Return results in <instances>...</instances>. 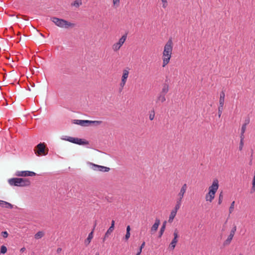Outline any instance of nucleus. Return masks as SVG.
I'll return each mask as SVG.
<instances>
[{
  "label": "nucleus",
  "instance_id": "c03bdc74",
  "mask_svg": "<svg viewBox=\"0 0 255 255\" xmlns=\"http://www.w3.org/2000/svg\"><path fill=\"white\" fill-rule=\"evenodd\" d=\"M114 226H115V221L112 220V223H111V226L110 227H112L113 229H114Z\"/></svg>",
  "mask_w": 255,
  "mask_h": 255
},
{
  "label": "nucleus",
  "instance_id": "c9c22d12",
  "mask_svg": "<svg viewBox=\"0 0 255 255\" xmlns=\"http://www.w3.org/2000/svg\"><path fill=\"white\" fill-rule=\"evenodd\" d=\"M243 146H244V141L240 140V145H239V149L240 151H241L243 149Z\"/></svg>",
  "mask_w": 255,
  "mask_h": 255
},
{
  "label": "nucleus",
  "instance_id": "5fc2aeb1",
  "mask_svg": "<svg viewBox=\"0 0 255 255\" xmlns=\"http://www.w3.org/2000/svg\"><path fill=\"white\" fill-rule=\"evenodd\" d=\"M96 226V223H95V225H94V227Z\"/></svg>",
  "mask_w": 255,
  "mask_h": 255
},
{
  "label": "nucleus",
  "instance_id": "20e7f679",
  "mask_svg": "<svg viewBox=\"0 0 255 255\" xmlns=\"http://www.w3.org/2000/svg\"><path fill=\"white\" fill-rule=\"evenodd\" d=\"M102 123L101 121H89L82 120H74L73 123L82 127H88L93 124L96 126L100 125Z\"/></svg>",
  "mask_w": 255,
  "mask_h": 255
},
{
  "label": "nucleus",
  "instance_id": "f3484780",
  "mask_svg": "<svg viewBox=\"0 0 255 255\" xmlns=\"http://www.w3.org/2000/svg\"><path fill=\"white\" fill-rule=\"evenodd\" d=\"M166 101L165 95L159 93L157 97L156 103L161 102L163 103Z\"/></svg>",
  "mask_w": 255,
  "mask_h": 255
},
{
  "label": "nucleus",
  "instance_id": "a211bd4d",
  "mask_svg": "<svg viewBox=\"0 0 255 255\" xmlns=\"http://www.w3.org/2000/svg\"><path fill=\"white\" fill-rule=\"evenodd\" d=\"M93 238V231H92L89 235L85 241V245L86 246H88L90 243L91 240Z\"/></svg>",
  "mask_w": 255,
  "mask_h": 255
},
{
  "label": "nucleus",
  "instance_id": "49530a36",
  "mask_svg": "<svg viewBox=\"0 0 255 255\" xmlns=\"http://www.w3.org/2000/svg\"><path fill=\"white\" fill-rule=\"evenodd\" d=\"M130 228L129 226H128L127 227V232L130 233Z\"/></svg>",
  "mask_w": 255,
  "mask_h": 255
},
{
  "label": "nucleus",
  "instance_id": "4be33fe9",
  "mask_svg": "<svg viewBox=\"0 0 255 255\" xmlns=\"http://www.w3.org/2000/svg\"><path fill=\"white\" fill-rule=\"evenodd\" d=\"M166 221H165L163 224H162V227H161L160 229V231L159 232V237L160 238L161 237V236H162L164 231H165V227H166Z\"/></svg>",
  "mask_w": 255,
  "mask_h": 255
},
{
  "label": "nucleus",
  "instance_id": "b1692460",
  "mask_svg": "<svg viewBox=\"0 0 255 255\" xmlns=\"http://www.w3.org/2000/svg\"><path fill=\"white\" fill-rule=\"evenodd\" d=\"M82 4L81 0H76L71 5L78 7Z\"/></svg>",
  "mask_w": 255,
  "mask_h": 255
},
{
  "label": "nucleus",
  "instance_id": "58836bf2",
  "mask_svg": "<svg viewBox=\"0 0 255 255\" xmlns=\"http://www.w3.org/2000/svg\"><path fill=\"white\" fill-rule=\"evenodd\" d=\"M236 230H237V227L236 226H234L233 227V228H232V229L231 230L230 233L235 235V232H236Z\"/></svg>",
  "mask_w": 255,
  "mask_h": 255
},
{
  "label": "nucleus",
  "instance_id": "9d476101",
  "mask_svg": "<svg viewBox=\"0 0 255 255\" xmlns=\"http://www.w3.org/2000/svg\"><path fill=\"white\" fill-rule=\"evenodd\" d=\"M219 181L217 179H215L213 180L211 185L209 187V191L216 193L219 188Z\"/></svg>",
  "mask_w": 255,
  "mask_h": 255
},
{
  "label": "nucleus",
  "instance_id": "ddd939ff",
  "mask_svg": "<svg viewBox=\"0 0 255 255\" xmlns=\"http://www.w3.org/2000/svg\"><path fill=\"white\" fill-rule=\"evenodd\" d=\"M160 220L156 218L155 219L154 224L152 225V226L151 228L150 232L152 234H154L156 232V231L158 229V226L160 225Z\"/></svg>",
  "mask_w": 255,
  "mask_h": 255
},
{
  "label": "nucleus",
  "instance_id": "dca6fc26",
  "mask_svg": "<svg viewBox=\"0 0 255 255\" xmlns=\"http://www.w3.org/2000/svg\"><path fill=\"white\" fill-rule=\"evenodd\" d=\"M235 235L230 233V235L228 237L227 239L224 241L223 245L224 246H228L230 244L233 238Z\"/></svg>",
  "mask_w": 255,
  "mask_h": 255
},
{
  "label": "nucleus",
  "instance_id": "e433bc0d",
  "mask_svg": "<svg viewBox=\"0 0 255 255\" xmlns=\"http://www.w3.org/2000/svg\"><path fill=\"white\" fill-rule=\"evenodd\" d=\"M1 235L4 238H6L8 236V234L6 231H3L1 232Z\"/></svg>",
  "mask_w": 255,
  "mask_h": 255
},
{
  "label": "nucleus",
  "instance_id": "412c9836",
  "mask_svg": "<svg viewBox=\"0 0 255 255\" xmlns=\"http://www.w3.org/2000/svg\"><path fill=\"white\" fill-rule=\"evenodd\" d=\"M225 94V93L222 91L220 93V100H219V104H224Z\"/></svg>",
  "mask_w": 255,
  "mask_h": 255
},
{
  "label": "nucleus",
  "instance_id": "4468645a",
  "mask_svg": "<svg viewBox=\"0 0 255 255\" xmlns=\"http://www.w3.org/2000/svg\"><path fill=\"white\" fill-rule=\"evenodd\" d=\"M187 189V185L185 183L184 184L180 189V191L177 195V196L181 197H184V195Z\"/></svg>",
  "mask_w": 255,
  "mask_h": 255
},
{
  "label": "nucleus",
  "instance_id": "423d86ee",
  "mask_svg": "<svg viewBox=\"0 0 255 255\" xmlns=\"http://www.w3.org/2000/svg\"><path fill=\"white\" fill-rule=\"evenodd\" d=\"M129 75V69H125L123 71V75L122 76L121 82L120 83V86L122 89L125 86L127 79Z\"/></svg>",
  "mask_w": 255,
  "mask_h": 255
},
{
  "label": "nucleus",
  "instance_id": "c85d7f7f",
  "mask_svg": "<svg viewBox=\"0 0 255 255\" xmlns=\"http://www.w3.org/2000/svg\"><path fill=\"white\" fill-rule=\"evenodd\" d=\"M235 201H233L232 203L231 204L230 207L229 208V213L231 214L234 209V206H235Z\"/></svg>",
  "mask_w": 255,
  "mask_h": 255
},
{
  "label": "nucleus",
  "instance_id": "09e8293b",
  "mask_svg": "<svg viewBox=\"0 0 255 255\" xmlns=\"http://www.w3.org/2000/svg\"><path fill=\"white\" fill-rule=\"evenodd\" d=\"M222 112L223 111H218V116H219V118L221 117V115L222 114Z\"/></svg>",
  "mask_w": 255,
  "mask_h": 255
},
{
  "label": "nucleus",
  "instance_id": "79ce46f5",
  "mask_svg": "<svg viewBox=\"0 0 255 255\" xmlns=\"http://www.w3.org/2000/svg\"><path fill=\"white\" fill-rule=\"evenodd\" d=\"M224 108V104H219V106L218 107V111H223Z\"/></svg>",
  "mask_w": 255,
  "mask_h": 255
},
{
  "label": "nucleus",
  "instance_id": "c756f323",
  "mask_svg": "<svg viewBox=\"0 0 255 255\" xmlns=\"http://www.w3.org/2000/svg\"><path fill=\"white\" fill-rule=\"evenodd\" d=\"M7 252V248L5 246H2L0 248V252L1 254H5Z\"/></svg>",
  "mask_w": 255,
  "mask_h": 255
},
{
  "label": "nucleus",
  "instance_id": "39448f33",
  "mask_svg": "<svg viewBox=\"0 0 255 255\" xmlns=\"http://www.w3.org/2000/svg\"><path fill=\"white\" fill-rule=\"evenodd\" d=\"M127 38V33L123 35L121 38L119 40V41L114 43L112 45V49L115 52H117L121 47L122 46V45L124 44L125 42L126 41Z\"/></svg>",
  "mask_w": 255,
  "mask_h": 255
},
{
  "label": "nucleus",
  "instance_id": "473e14b6",
  "mask_svg": "<svg viewBox=\"0 0 255 255\" xmlns=\"http://www.w3.org/2000/svg\"><path fill=\"white\" fill-rule=\"evenodd\" d=\"M155 116L154 111L153 110L151 113L149 114V118L150 120L152 121L154 119Z\"/></svg>",
  "mask_w": 255,
  "mask_h": 255
},
{
  "label": "nucleus",
  "instance_id": "8fccbe9b",
  "mask_svg": "<svg viewBox=\"0 0 255 255\" xmlns=\"http://www.w3.org/2000/svg\"><path fill=\"white\" fill-rule=\"evenodd\" d=\"M25 248L24 247H23L20 250V252L23 253L25 251Z\"/></svg>",
  "mask_w": 255,
  "mask_h": 255
},
{
  "label": "nucleus",
  "instance_id": "864d4df0",
  "mask_svg": "<svg viewBox=\"0 0 255 255\" xmlns=\"http://www.w3.org/2000/svg\"><path fill=\"white\" fill-rule=\"evenodd\" d=\"M96 255H99V253H97V254H96Z\"/></svg>",
  "mask_w": 255,
  "mask_h": 255
},
{
  "label": "nucleus",
  "instance_id": "2f4dec72",
  "mask_svg": "<svg viewBox=\"0 0 255 255\" xmlns=\"http://www.w3.org/2000/svg\"><path fill=\"white\" fill-rule=\"evenodd\" d=\"M181 205V204L176 203V204L175 206V207H174V209L172 210V211L177 212V211L180 209Z\"/></svg>",
  "mask_w": 255,
  "mask_h": 255
},
{
  "label": "nucleus",
  "instance_id": "aec40b11",
  "mask_svg": "<svg viewBox=\"0 0 255 255\" xmlns=\"http://www.w3.org/2000/svg\"><path fill=\"white\" fill-rule=\"evenodd\" d=\"M176 214H177V212L172 210V211L171 212L170 214L169 215V219H168L169 223H171L173 222V220L174 218H175V217L176 216Z\"/></svg>",
  "mask_w": 255,
  "mask_h": 255
},
{
  "label": "nucleus",
  "instance_id": "603ef678",
  "mask_svg": "<svg viewBox=\"0 0 255 255\" xmlns=\"http://www.w3.org/2000/svg\"><path fill=\"white\" fill-rule=\"evenodd\" d=\"M40 34L42 36H44V35L42 33H41Z\"/></svg>",
  "mask_w": 255,
  "mask_h": 255
},
{
  "label": "nucleus",
  "instance_id": "7ed1b4c3",
  "mask_svg": "<svg viewBox=\"0 0 255 255\" xmlns=\"http://www.w3.org/2000/svg\"><path fill=\"white\" fill-rule=\"evenodd\" d=\"M50 19L56 25L61 28H67L69 27H73L74 26V23H71L63 19L59 18L56 17H52Z\"/></svg>",
  "mask_w": 255,
  "mask_h": 255
},
{
  "label": "nucleus",
  "instance_id": "a19ab883",
  "mask_svg": "<svg viewBox=\"0 0 255 255\" xmlns=\"http://www.w3.org/2000/svg\"><path fill=\"white\" fill-rule=\"evenodd\" d=\"M130 233L126 232V234L125 235V239L126 241H128L130 237Z\"/></svg>",
  "mask_w": 255,
  "mask_h": 255
},
{
  "label": "nucleus",
  "instance_id": "393cba45",
  "mask_svg": "<svg viewBox=\"0 0 255 255\" xmlns=\"http://www.w3.org/2000/svg\"><path fill=\"white\" fill-rule=\"evenodd\" d=\"M67 140L68 141H70L71 142L77 144V141L79 140H78V138L69 136L67 139Z\"/></svg>",
  "mask_w": 255,
  "mask_h": 255
},
{
  "label": "nucleus",
  "instance_id": "f704fd0d",
  "mask_svg": "<svg viewBox=\"0 0 255 255\" xmlns=\"http://www.w3.org/2000/svg\"><path fill=\"white\" fill-rule=\"evenodd\" d=\"M183 198V197L177 196V200H176V203H178V204H181Z\"/></svg>",
  "mask_w": 255,
  "mask_h": 255
},
{
  "label": "nucleus",
  "instance_id": "2eb2a0df",
  "mask_svg": "<svg viewBox=\"0 0 255 255\" xmlns=\"http://www.w3.org/2000/svg\"><path fill=\"white\" fill-rule=\"evenodd\" d=\"M0 206L2 208L7 209H12L13 208V205L12 204L2 200H0Z\"/></svg>",
  "mask_w": 255,
  "mask_h": 255
},
{
  "label": "nucleus",
  "instance_id": "72a5a7b5",
  "mask_svg": "<svg viewBox=\"0 0 255 255\" xmlns=\"http://www.w3.org/2000/svg\"><path fill=\"white\" fill-rule=\"evenodd\" d=\"M161 1L162 2V7L164 8H166L168 5L167 0H161Z\"/></svg>",
  "mask_w": 255,
  "mask_h": 255
},
{
  "label": "nucleus",
  "instance_id": "cd10ccee",
  "mask_svg": "<svg viewBox=\"0 0 255 255\" xmlns=\"http://www.w3.org/2000/svg\"><path fill=\"white\" fill-rule=\"evenodd\" d=\"M145 244V243L144 242H143L142 243V244L141 245V246L139 249V250H138V252L136 253V255H140V254L142 252V249L144 247Z\"/></svg>",
  "mask_w": 255,
  "mask_h": 255
},
{
  "label": "nucleus",
  "instance_id": "5701e85b",
  "mask_svg": "<svg viewBox=\"0 0 255 255\" xmlns=\"http://www.w3.org/2000/svg\"><path fill=\"white\" fill-rule=\"evenodd\" d=\"M44 235V232L42 231L38 232L35 235L34 238L36 239H39L42 238Z\"/></svg>",
  "mask_w": 255,
  "mask_h": 255
},
{
  "label": "nucleus",
  "instance_id": "f8f14e48",
  "mask_svg": "<svg viewBox=\"0 0 255 255\" xmlns=\"http://www.w3.org/2000/svg\"><path fill=\"white\" fill-rule=\"evenodd\" d=\"M216 192L209 191L205 195V199L207 202H212L215 197Z\"/></svg>",
  "mask_w": 255,
  "mask_h": 255
},
{
  "label": "nucleus",
  "instance_id": "f03ea898",
  "mask_svg": "<svg viewBox=\"0 0 255 255\" xmlns=\"http://www.w3.org/2000/svg\"><path fill=\"white\" fill-rule=\"evenodd\" d=\"M11 186L26 187L30 185V181L26 178H12L8 180Z\"/></svg>",
  "mask_w": 255,
  "mask_h": 255
},
{
  "label": "nucleus",
  "instance_id": "1a4fd4ad",
  "mask_svg": "<svg viewBox=\"0 0 255 255\" xmlns=\"http://www.w3.org/2000/svg\"><path fill=\"white\" fill-rule=\"evenodd\" d=\"M174 238L172 240L169 245V248L171 250H173L176 246V243L178 242V232L177 229L174 230L173 233Z\"/></svg>",
  "mask_w": 255,
  "mask_h": 255
},
{
  "label": "nucleus",
  "instance_id": "6ab92c4d",
  "mask_svg": "<svg viewBox=\"0 0 255 255\" xmlns=\"http://www.w3.org/2000/svg\"><path fill=\"white\" fill-rule=\"evenodd\" d=\"M168 91H169V86L167 84L165 83L162 86V90H161L160 93L166 95V94L168 93Z\"/></svg>",
  "mask_w": 255,
  "mask_h": 255
},
{
  "label": "nucleus",
  "instance_id": "9b49d317",
  "mask_svg": "<svg viewBox=\"0 0 255 255\" xmlns=\"http://www.w3.org/2000/svg\"><path fill=\"white\" fill-rule=\"evenodd\" d=\"M93 169L96 171H99L102 172H108L110 170V168L107 167L92 164Z\"/></svg>",
  "mask_w": 255,
  "mask_h": 255
},
{
  "label": "nucleus",
  "instance_id": "ea45409f",
  "mask_svg": "<svg viewBox=\"0 0 255 255\" xmlns=\"http://www.w3.org/2000/svg\"><path fill=\"white\" fill-rule=\"evenodd\" d=\"M246 130V125H243L242 126V128H241V132L245 133Z\"/></svg>",
  "mask_w": 255,
  "mask_h": 255
},
{
  "label": "nucleus",
  "instance_id": "3c124183",
  "mask_svg": "<svg viewBox=\"0 0 255 255\" xmlns=\"http://www.w3.org/2000/svg\"><path fill=\"white\" fill-rule=\"evenodd\" d=\"M106 240V238H105V237L103 238V242H104Z\"/></svg>",
  "mask_w": 255,
  "mask_h": 255
},
{
  "label": "nucleus",
  "instance_id": "4c0bfd02",
  "mask_svg": "<svg viewBox=\"0 0 255 255\" xmlns=\"http://www.w3.org/2000/svg\"><path fill=\"white\" fill-rule=\"evenodd\" d=\"M120 0H113L114 5L118 6L119 5Z\"/></svg>",
  "mask_w": 255,
  "mask_h": 255
},
{
  "label": "nucleus",
  "instance_id": "a878e982",
  "mask_svg": "<svg viewBox=\"0 0 255 255\" xmlns=\"http://www.w3.org/2000/svg\"><path fill=\"white\" fill-rule=\"evenodd\" d=\"M114 229H113L112 227H110L107 231L105 235V238H108L109 236V235L112 233V232L114 231Z\"/></svg>",
  "mask_w": 255,
  "mask_h": 255
},
{
  "label": "nucleus",
  "instance_id": "bb28decb",
  "mask_svg": "<svg viewBox=\"0 0 255 255\" xmlns=\"http://www.w3.org/2000/svg\"><path fill=\"white\" fill-rule=\"evenodd\" d=\"M223 192H221L219 196V199H218V204L221 205L223 202Z\"/></svg>",
  "mask_w": 255,
  "mask_h": 255
},
{
  "label": "nucleus",
  "instance_id": "de8ad7c7",
  "mask_svg": "<svg viewBox=\"0 0 255 255\" xmlns=\"http://www.w3.org/2000/svg\"><path fill=\"white\" fill-rule=\"evenodd\" d=\"M61 251H62V249H61V248H58L57 249L56 252H57V253L58 254H59V253L61 252Z\"/></svg>",
  "mask_w": 255,
  "mask_h": 255
},
{
  "label": "nucleus",
  "instance_id": "37998d69",
  "mask_svg": "<svg viewBox=\"0 0 255 255\" xmlns=\"http://www.w3.org/2000/svg\"><path fill=\"white\" fill-rule=\"evenodd\" d=\"M244 133H245L241 132V135H240L241 140H240L244 141V138H245Z\"/></svg>",
  "mask_w": 255,
  "mask_h": 255
},
{
  "label": "nucleus",
  "instance_id": "a18cd8bd",
  "mask_svg": "<svg viewBox=\"0 0 255 255\" xmlns=\"http://www.w3.org/2000/svg\"><path fill=\"white\" fill-rule=\"evenodd\" d=\"M250 123V120L248 119H247L245 120V123L244 125H246V126H247V125H248Z\"/></svg>",
  "mask_w": 255,
  "mask_h": 255
},
{
  "label": "nucleus",
  "instance_id": "6e6552de",
  "mask_svg": "<svg viewBox=\"0 0 255 255\" xmlns=\"http://www.w3.org/2000/svg\"><path fill=\"white\" fill-rule=\"evenodd\" d=\"M35 175V172L30 171H17L15 172V175L20 177L34 176Z\"/></svg>",
  "mask_w": 255,
  "mask_h": 255
},
{
  "label": "nucleus",
  "instance_id": "f257e3e1",
  "mask_svg": "<svg viewBox=\"0 0 255 255\" xmlns=\"http://www.w3.org/2000/svg\"><path fill=\"white\" fill-rule=\"evenodd\" d=\"M173 49V43L171 39H169L164 47L162 56V67L167 65L171 57L172 51Z\"/></svg>",
  "mask_w": 255,
  "mask_h": 255
},
{
  "label": "nucleus",
  "instance_id": "0eeeda50",
  "mask_svg": "<svg viewBox=\"0 0 255 255\" xmlns=\"http://www.w3.org/2000/svg\"><path fill=\"white\" fill-rule=\"evenodd\" d=\"M45 145L44 143H40L37 145L35 152L38 155L41 154L46 155L47 153L45 152Z\"/></svg>",
  "mask_w": 255,
  "mask_h": 255
},
{
  "label": "nucleus",
  "instance_id": "7c9ffc66",
  "mask_svg": "<svg viewBox=\"0 0 255 255\" xmlns=\"http://www.w3.org/2000/svg\"><path fill=\"white\" fill-rule=\"evenodd\" d=\"M78 140H79L77 141V144H78L83 145V144H85L87 143V142H86V141L83 140L82 139L78 138Z\"/></svg>",
  "mask_w": 255,
  "mask_h": 255
},
{
  "label": "nucleus",
  "instance_id": "6e6d98bb",
  "mask_svg": "<svg viewBox=\"0 0 255 255\" xmlns=\"http://www.w3.org/2000/svg\"><path fill=\"white\" fill-rule=\"evenodd\" d=\"M239 255H242V254H240Z\"/></svg>",
  "mask_w": 255,
  "mask_h": 255
}]
</instances>
